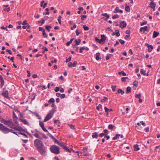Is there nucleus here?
<instances>
[{
  "instance_id": "bf43d9fd",
  "label": "nucleus",
  "mask_w": 160,
  "mask_h": 160,
  "mask_svg": "<svg viewBox=\"0 0 160 160\" xmlns=\"http://www.w3.org/2000/svg\"><path fill=\"white\" fill-rule=\"evenodd\" d=\"M71 58L72 57L70 56L68 58H67L66 59V62H69L71 60Z\"/></svg>"
},
{
  "instance_id": "774afa93",
  "label": "nucleus",
  "mask_w": 160,
  "mask_h": 160,
  "mask_svg": "<svg viewBox=\"0 0 160 160\" xmlns=\"http://www.w3.org/2000/svg\"><path fill=\"white\" fill-rule=\"evenodd\" d=\"M59 90V88L58 87H56L55 89V91L56 92H58Z\"/></svg>"
},
{
  "instance_id": "c756f323",
  "label": "nucleus",
  "mask_w": 160,
  "mask_h": 160,
  "mask_svg": "<svg viewBox=\"0 0 160 160\" xmlns=\"http://www.w3.org/2000/svg\"><path fill=\"white\" fill-rule=\"evenodd\" d=\"M115 33L116 36H117V37H119L120 36V34L119 33V31L118 30H116L115 31Z\"/></svg>"
},
{
  "instance_id": "412c9836",
  "label": "nucleus",
  "mask_w": 160,
  "mask_h": 160,
  "mask_svg": "<svg viewBox=\"0 0 160 160\" xmlns=\"http://www.w3.org/2000/svg\"><path fill=\"white\" fill-rule=\"evenodd\" d=\"M39 134V133H36L35 134H33V136H34V137H35L36 138H37L41 139H42V138L40 136Z\"/></svg>"
},
{
  "instance_id": "f3484780",
  "label": "nucleus",
  "mask_w": 160,
  "mask_h": 160,
  "mask_svg": "<svg viewBox=\"0 0 160 160\" xmlns=\"http://www.w3.org/2000/svg\"><path fill=\"white\" fill-rule=\"evenodd\" d=\"M120 93H121L122 95H123L124 94V91L122 90L121 89H119L117 91V92H116V94H117Z\"/></svg>"
},
{
  "instance_id": "864d4df0",
  "label": "nucleus",
  "mask_w": 160,
  "mask_h": 160,
  "mask_svg": "<svg viewBox=\"0 0 160 160\" xmlns=\"http://www.w3.org/2000/svg\"><path fill=\"white\" fill-rule=\"evenodd\" d=\"M116 86H112V89L113 91H115L116 88Z\"/></svg>"
},
{
  "instance_id": "cd10ccee",
  "label": "nucleus",
  "mask_w": 160,
  "mask_h": 160,
  "mask_svg": "<svg viewBox=\"0 0 160 160\" xmlns=\"http://www.w3.org/2000/svg\"><path fill=\"white\" fill-rule=\"evenodd\" d=\"M101 15L102 16L106 17L107 18H109V15L107 13H102Z\"/></svg>"
},
{
  "instance_id": "603ef678",
  "label": "nucleus",
  "mask_w": 160,
  "mask_h": 160,
  "mask_svg": "<svg viewBox=\"0 0 160 160\" xmlns=\"http://www.w3.org/2000/svg\"><path fill=\"white\" fill-rule=\"evenodd\" d=\"M147 23V21H145L143 22H142L141 23V25L143 26L144 25L146 24Z\"/></svg>"
},
{
  "instance_id": "dca6fc26",
  "label": "nucleus",
  "mask_w": 160,
  "mask_h": 160,
  "mask_svg": "<svg viewBox=\"0 0 160 160\" xmlns=\"http://www.w3.org/2000/svg\"><path fill=\"white\" fill-rule=\"evenodd\" d=\"M125 10L128 12H129L130 11V8L129 6H128L127 4H125Z\"/></svg>"
},
{
  "instance_id": "338daca9",
  "label": "nucleus",
  "mask_w": 160,
  "mask_h": 160,
  "mask_svg": "<svg viewBox=\"0 0 160 160\" xmlns=\"http://www.w3.org/2000/svg\"><path fill=\"white\" fill-rule=\"evenodd\" d=\"M119 42L122 44H123L125 43V41L121 39L119 40Z\"/></svg>"
},
{
  "instance_id": "49530a36",
  "label": "nucleus",
  "mask_w": 160,
  "mask_h": 160,
  "mask_svg": "<svg viewBox=\"0 0 160 160\" xmlns=\"http://www.w3.org/2000/svg\"><path fill=\"white\" fill-rule=\"evenodd\" d=\"M85 49V48L83 47H81L80 49L79 52L80 53H82V51Z\"/></svg>"
},
{
  "instance_id": "f03ea898",
  "label": "nucleus",
  "mask_w": 160,
  "mask_h": 160,
  "mask_svg": "<svg viewBox=\"0 0 160 160\" xmlns=\"http://www.w3.org/2000/svg\"><path fill=\"white\" fill-rule=\"evenodd\" d=\"M2 123L6 125H8L10 128L15 129L18 131L20 132L23 131L22 128L21 127L16 126L14 124L11 119H9L8 120L4 119L3 120Z\"/></svg>"
},
{
  "instance_id": "09e8293b",
  "label": "nucleus",
  "mask_w": 160,
  "mask_h": 160,
  "mask_svg": "<svg viewBox=\"0 0 160 160\" xmlns=\"http://www.w3.org/2000/svg\"><path fill=\"white\" fill-rule=\"evenodd\" d=\"M55 102V100L53 98H50L49 100L48 101V102Z\"/></svg>"
},
{
  "instance_id": "8fccbe9b",
  "label": "nucleus",
  "mask_w": 160,
  "mask_h": 160,
  "mask_svg": "<svg viewBox=\"0 0 160 160\" xmlns=\"http://www.w3.org/2000/svg\"><path fill=\"white\" fill-rule=\"evenodd\" d=\"M141 96V94H135V97L136 98H140Z\"/></svg>"
},
{
  "instance_id": "f8f14e48",
  "label": "nucleus",
  "mask_w": 160,
  "mask_h": 160,
  "mask_svg": "<svg viewBox=\"0 0 160 160\" xmlns=\"http://www.w3.org/2000/svg\"><path fill=\"white\" fill-rule=\"evenodd\" d=\"M150 7L153 9L154 11L155 10V7L156 5V3L153 1H152L150 3Z\"/></svg>"
},
{
  "instance_id": "7ed1b4c3",
  "label": "nucleus",
  "mask_w": 160,
  "mask_h": 160,
  "mask_svg": "<svg viewBox=\"0 0 160 160\" xmlns=\"http://www.w3.org/2000/svg\"><path fill=\"white\" fill-rule=\"evenodd\" d=\"M0 131L5 134L8 133L9 132L14 133V130L10 129L4 126L3 124L0 123Z\"/></svg>"
},
{
  "instance_id": "a878e982",
  "label": "nucleus",
  "mask_w": 160,
  "mask_h": 160,
  "mask_svg": "<svg viewBox=\"0 0 160 160\" xmlns=\"http://www.w3.org/2000/svg\"><path fill=\"white\" fill-rule=\"evenodd\" d=\"M134 150L135 151H138L140 149L138 147V145L136 144L134 145Z\"/></svg>"
},
{
  "instance_id": "b1692460",
  "label": "nucleus",
  "mask_w": 160,
  "mask_h": 160,
  "mask_svg": "<svg viewBox=\"0 0 160 160\" xmlns=\"http://www.w3.org/2000/svg\"><path fill=\"white\" fill-rule=\"evenodd\" d=\"M55 143L57 144H58L61 146V147H62L63 148L65 146L64 145V144L63 142H60L58 141V142H56Z\"/></svg>"
},
{
  "instance_id": "de8ad7c7",
  "label": "nucleus",
  "mask_w": 160,
  "mask_h": 160,
  "mask_svg": "<svg viewBox=\"0 0 160 160\" xmlns=\"http://www.w3.org/2000/svg\"><path fill=\"white\" fill-rule=\"evenodd\" d=\"M102 105L99 104L98 105V106H97L96 107V109L98 110H99L100 108H102Z\"/></svg>"
},
{
  "instance_id": "13d9d810",
  "label": "nucleus",
  "mask_w": 160,
  "mask_h": 160,
  "mask_svg": "<svg viewBox=\"0 0 160 160\" xmlns=\"http://www.w3.org/2000/svg\"><path fill=\"white\" fill-rule=\"evenodd\" d=\"M104 109L105 110V112L107 113H108L109 111V109L106 107H104ZM108 114V113H107V115Z\"/></svg>"
},
{
  "instance_id": "e2e57ef3",
  "label": "nucleus",
  "mask_w": 160,
  "mask_h": 160,
  "mask_svg": "<svg viewBox=\"0 0 160 160\" xmlns=\"http://www.w3.org/2000/svg\"><path fill=\"white\" fill-rule=\"evenodd\" d=\"M105 134H104V133H101L99 135V136L100 137H103L104 136H105Z\"/></svg>"
},
{
  "instance_id": "0e129e2a",
  "label": "nucleus",
  "mask_w": 160,
  "mask_h": 160,
  "mask_svg": "<svg viewBox=\"0 0 160 160\" xmlns=\"http://www.w3.org/2000/svg\"><path fill=\"white\" fill-rule=\"evenodd\" d=\"M130 36V35L129 34H128L126 35L125 37V39L126 40H128V38H129Z\"/></svg>"
},
{
  "instance_id": "58836bf2",
  "label": "nucleus",
  "mask_w": 160,
  "mask_h": 160,
  "mask_svg": "<svg viewBox=\"0 0 160 160\" xmlns=\"http://www.w3.org/2000/svg\"><path fill=\"white\" fill-rule=\"evenodd\" d=\"M119 15L118 14H116L115 15H114V16H113L112 17V18L113 19H114L116 18H119Z\"/></svg>"
},
{
  "instance_id": "9d476101",
  "label": "nucleus",
  "mask_w": 160,
  "mask_h": 160,
  "mask_svg": "<svg viewBox=\"0 0 160 160\" xmlns=\"http://www.w3.org/2000/svg\"><path fill=\"white\" fill-rule=\"evenodd\" d=\"M101 42L100 43L101 44H104L106 39V38L104 35H102L101 36Z\"/></svg>"
},
{
  "instance_id": "69168bd1",
  "label": "nucleus",
  "mask_w": 160,
  "mask_h": 160,
  "mask_svg": "<svg viewBox=\"0 0 160 160\" xmlns=\"http://www.w3.org/2000/svg\"><path fill=\"white\" fill-rule=\"evenodd\" d=\"M72 62H69L68 63V66L69 67H71L72 66Z\"/></svg>"
},
{
  "instance_id": "4468645a",
  "label": "nucleus",
  "mask_w": 160,
  "mask_h": 160,
  "mask_svg": "<svg viewBox=\"0 0 160 160\" xmlns=\"http://www.w3.org/2000/svg\"><path fill=\"white\" fill-rule=\"evenodd\" d=\"M148 30V27L147 26H146L143 27L141 28L140 31V32L143 31L144 33L145 31H147Z\"/></svg>"
},
{
  "instance_id": "72a5a7b5",
  "label": "nucleus",
  "mask_w": 160,
  "mask_h": 160,
  "mask_svg": "<svg viewBox=\"0 0 160 160\" xmlns=\"http://www.w3.org/2000/svg\"><path fill=\"white\" fill-rule=\"evenodd\" d=\"M131 92V88L130 87H128L127 88L126 93H128Z\"/></svg>"
},
{
  "instance_id": "0eeeda50",
  "label": "nucleus",
  "mask_w": 160,
  "mask_h": 160,
  "mask_svg": "<svg viewBox=\"0 0 160 160\" xmlns=\"http://www.w3.org/2000/svg\"><path fill=\"white\" fill-rule=\"evenodd\" d=\"M52 115L51 114L49 113L46 117L45 118L44 120V122H46L48 121L52 118Z\"/></svg>"
},
{
  "instance_id": "c9c22d12",
  "label": "nucleus",
  "mask_w": 160,
  "mask_h": 160,
  "mask_svg": "<svg viewBox=\"0 0 160 160\" xmlns=\"http://www.w3.org/2000/svg\"><path fill=\"white\" fill-rule=\"evenodd\" d=\"M52 28V27L50 25H46V29L49 32L50 31V29Z\"/></svg>"
},
{
  "instance_id": "3c124183",
  "label": "nucleus",
  "mask_w": 160,
  "mask_h": 160,
  "mask_svg": "<svg viewBox=\"0 0 160 160\" xmlns=\"http://www.w3.org/2000/svg\"><path fill=\"white\" fill-rule=\"evenodd\" d=\"M95 40L96 41H97V42L99 43H100V42H101V39H98L97 37H96L95 38Z\"/></svg>"
},
{
  "instance_id": "79ce46f5",
  "label": "nucleus",
  "mask_w": 160,
  "mask_h": 160,
  "mask_svg": "<svg viewBox=\"0 0 160 160\" xmlns=\"http://www.w3.org/2000/svg\"><path fill=\"white\" fill-rule=\"evenodd\" d=\"M81 18V19L82 20H84V18H86L87 17L86 15H81L80 16Z\"/></svg>"
},
{
  "instance_id": "20e7f679",
  "label": "nucleus",
  "mask_w": 160,
  "mask_h": 160,
  "mask_svg": "<svg viewBox=\"0 0 160 160\" xmlns=\"http://www.w3.org/2000/svg\"><path fill=\"white\" fill-rule=\"evenodd\" d=\"M59 149V148L56 145H53L50 148L51 152L55 154H58L60 153Z\"/></svg>"
},
{
  "instance_id": "aec40b11",
  "label": "nucleus",
  "mask_w": 160,
  "mask_h": 160,
  "mask_svg": "<svg viewBox=\"0 0 160 160\" xmlns=\"http://www.w3.org/2000/svg\"><path fill=\"white\" fill-rule=\"evenodd\" d=\"M75 42H76L75 45H78L80 44L81 42V39H78V40L75 39Z\"/></svg>"
},
{
  "instance_id": "c03bdc74",
  "label": "nucleus",
  "mask_w": 160,
  "mask_h": 160,
  "mask_svg": "<svg viewBox=\"0 0 160 160\" xmlns=\"http://www.w3.org/2000/svg\"><path fill=\"white\" fill-rule=\"evenodd\" d=\"M83 28L84 30L85 31L88 30L89 29L88 27L86 26V25H84L83 26Z\"/></svg>"
},
{
  "instance_id": "a18cd8bd",
  "label": "nucleus",
  "mask_w": 160,
  "mask_h": 160,
  "mask_svg": "<svg viewBox=\"0 0 160 160\" xmlns=\"http://www.w3.org/2000/svg\"><path fill=\"white\" fill-rule=\"evenodd\" d=\"M108 100V98L106 97H104L103 99L101 100V102L106 101Z\"/></svg>"
},
{
  "instance_id": "2f4dec72",
  "label": "nucleus",
  "mask_w": 160,
  "mask_h": 160,
  "mask_svg": "<svg viewBox=\"0 0 160 160\" xmlns=\"http://www.w3.org/2000/svg\"><path fill=\"white\" fill-rule=\"evenodd\" d=\"M100 55V53L99 52H98L96 53V59L97 60H98L99 59H101V58L99 57Z\"/></svg>"
},
{
  "instance_id": "6e6552de",
  "label": "nucleus",
  "mask_w": 160,
  "mask_h": 160,
  "mask_svg": "<svg viewBox=\"0 0 160 160\" xmlns=\"http://www.w3.org/2000/svg\"><path fill=\"white\" fill-rule=\"evenodd\" d=\"M0 82H1L0 86L2 88L4 85L5 82L3 78L1 75H0Z\"/></svg>"
},
{
  "instance_id": "473e14b6",
  "label": "nucleus",
  "mask_w": 160,
  "mask_h": 160,
  "mask_svg": "<svg viewBox=\"0 0 160 160\" xmlns=\"http://www.w3.org/2000/svg\"><path fill=\"white\" fill-rule=\"evenodd\" d=\"M127 79H128V77H122L121 78V81L122 82H125Z\"/></svg>"
},
{
  "instance_id": "f257e3e1",
  "label": "nucleus",
  "mask_w": 160,
  "mask_h": 160,
  "mask_svg": "<svg viewBox=\"0 0 160 160\" xmlns=\"http://www.w3.org/2000/svg\"><path fill=\"white\" fill-rule=\"evenodd\" d=\"M35 147L37 148L40 153L43 155H45L46 154V148L42 141L38 139H36L34 141Z\"/></svg>"
},
{
  "instance_id": "a19ab883",
  "label": "nucleus",
  "mask_w": 160,
  "mask_h": 160,
  "mask_svg": "<svg viewBox=\"0 0 160 160\" xmlns=\"http://www.w3.org/2000/svg\"><path fill=\"white\" fill-rule=\"evenodd\" d=\"M103 132H104V134H105V135H108V132H109L108 131V130L106 129H105V130H104L103 131Z\"/></svg>"
},
{
  "instance_id": "ddd939ff",
  "label": "nucleus",
  "mask_w": 160,
  "mask_h": 160,
  "mask_svg": "<svg viewBox=\"0 0 160 160\" xmlns=\"http://www.w3.org/2000/svg\"><path fill=\"white\" fill-rule=\"evenodd\" d=\"M114 13H117L118 12H119L121 13H123L122 10L119 9L118 7H117L115 9V10L113 12Z\"/></svg>"
},
{
  "instance_id": "4d7b16f0",
  "label": "nucleus",
  "mask_w": 160,
  "mask_h": 160,
  "mask_svg": "<svg viewBox=\"0 0 160 160\" xmlns=\"http://www.w3.org/2000/svg\"><path fill=\"white\" fill-rule=\"evenodd\" d=\"M28 24V23L27 21L26 20H24V21L22 23V24L23 25H27V24Z\"/></svg>"
},
{
  "instance_id": "1a4fd4ad",
  "label": "nucleus",
  "mask_w": 160,
  "mask_h": 160,
  "mask_svg": "<svg viewBox=\"0 0 160 160\" xmlns=\"http://www.w3.org/2000/svg\"><path fill=\"white\" fill-rule=\"evenodd\" d=\"M127 24L125 21H123L121 22L119 24V27L122 28L126 27Z\"/></svg>"
},
{
  "instance_id": "c85d7f7f",
  "label": "nucleus",
  "mask_w": 160,
  "mask_h": 160,
  "mask_svg": "<svg viewBox=\"0 0 160 160\" xmlns=\"http://www.w3.org/2000/svg\"><path fill=\"white\" fill-rule=\"evenodd\" d=\"M115 126L114 125H113L112 124H109L108 127V128L110 130H112L113 128L115 127Z\"/></svg>"
},
{
  "instance_id": "052dcab7",
  "label": "nucleus",
  "mask_w": 160,
  "mask_h": 160,
  "mask_svg": "<svg viewBox=\"0 0 160 160\" xmlns=\"http://www.w3.org/2000/svg\"><path fill=\"white\" fill-rule=\"evenodd\" d=\"M54 123L56 124H58L60 123L59 121L58 120H56L54 121Z\"/></svg>"
},
{
  "instance_id": "f704fd0d",
  "label": "nucleus",
  "mask_w": 160,
  "mask_h": 160,
  "mask_svg": "<svg viewBox=\"0 0 160 160\" xmlns=\"http://www.w3.org/2000/svg\"><path fill=\"white\" fill-rule=\"evenodd\" d=\"M146 71L143 69H141L140 70V73L141 74H143L144 75H146V73H145Z\"/></svg>"
},
{
  "instance_id": "393cba45",
  "label": "nucleus",
  "mask_w": 160,
  "mask_h": 160,
  "mask_svg": "<svg viewBox=\"0 0 160 160\" xmlns=\"http://www.w3.org/2000/svg\"><path fill=\"white\" fill-rule=\"evenodd\" d=\"M120 136V134H117L115 135V136L113 138V140H115L118 138H119V137Z\"/></svg>"
},
{
  "instance_id": "e433bc0d",
  "label": "nucleus",
  "mask_w": 160,
  "mask_h": 160,
  "mask_svg": "<svg viewBox=\"0 0 160 160\" xmlns=\"http://www.w3.org/2000/svg\"><path fill=\"white\" fill-rule=\"evenodd\" d=\"M55 109L54 108H53L52 110L50 111L49 113L51 114L52 115H53L54 113L55 112Z\"/></svg>"
},
{
  "instance_id": "ea45409f",
  "label": "nucleus",
  "mask_w": 160,
  "mask_h": 160,
  "mask_svg": "<svg viewBox=\"0 0 160 160\" xmlns=\"http://www.w3.org/2000/svg\"><path fill=\"white\" fill-rule=\"evenodd\" d=\"M138 82L137 81H135L133 82V84L134 86L137 87L138 86Z\"/></svg>"
},
{
  "instance_id": "4be33fe9",
  "label": "nucleus",
  "mask_w": 160,
  "mask_h": 160,
  "mask_svg": "<svg viewBox=\"0 0 160 160\" xmlns=\"http://www.w3.org/2000/svg\"><path fill=\"white\" fill-rule=\"evenodd\" d=\"M50 137L54 141L55 143H56V142H58V140L56 139L52 135L50 134Z\"/></svg>"
},
{
  "instance_id": "6e6d98bb",
  "label": "nucleus",
  "mask_w": 160,
  "mask_h": 160,
  "mask_svg": "<svg viewBox=\"0 0 160 160\" xmlns=\"http://www.w3.org/2000/svg\"><path fill=\"white\" fill-rule=\"evenodd\" d=\"M6 51L7 52H8L10 54L12 55V53L11 52V51L10 49H7L6 50Z\"/></svg>"
},
{
  "instance_id": "a211bd4d",
  "label": "nucleus",
  "mask_w": 160,
  "mask_h": 160,
  "mask_svg": "<svg viewBox=\"0 0 160 160\" xmlns=\"http://www.w3.org/2000/svg\"><path fill=\"white\" fill-rule=\"evenodd\" d=\"M159 34V33L155 31H154L153 32V35L152 36V38H155L158 36Z\"/></svg>"
},
{
  "instance_id": "680f3d73",
  "label": "nucleus",
  "mask_w": 160,
  "mask_h": 160,
  "mask_svg": "<svg viewBox=\"0 0 160 160\" xmlns=\"http://www.w3.org/2000/svg\"><path fill=\"white\" fill-rule=\"evenodd\" d=\"M39 30V31H42L43 32V31H45V29H44L42 28V27H39L38 28Z\"/></svg>"
},
{
  "instance_id": "5701e85b",
  "label": "nucleus",
  "mask_w": 160,
  "mask_h": 160,
  "mask_svg": "<svg viewBox=\"0 0 160 160\" xmlns=\"http://www.w3.org/2000/svg\"><path fill=\"white\" fill-rule=\"evenodd\" d=\"M63 149H64L66 152H71L70 150H69L68 147L66 146H65L63 148Z\"/></svg>"
},
{
  "instance_id": "37998d69",
  "label": "nucleus",
  "mask_w": 160,
  "mask_h": 160,
  "mask_svg": "<svg viewBox=\"0 0 160 160\" xmlns=\"http://www.w3.org/2000/svg\"><path fill=\"white\" fill-rule=\"evenodd\" d=\"M118 74L120 75L122 74V75L124 76L126 75V73H125L123 71H122L121 72H118Z\"/></svg>"
},
{
  "instance_id": "39448f33",
  "label": "nucleus",
  "mask_w": 160,
  "mask_h": 160,
  "mask_svg": "<svg viewBox=\"0 0 160 160\" xmlns=\"http://www.w3.org/2000/svg\"><path fill=\"white\" fill-rule=\"evenodd\" d=\"M39 125L42 129L45 132H48L47 129H46L44 127V123L42 121H39Z\"/></svg>"
},
{
  "instance_id": "4c0bfd02",
  "label": "nucleus",
  "mask_w": 160,
  "mask_h": 160,
  "mask_svg": "<svg viewBox=\"0 0 160 160\" xmlns=\"http://www.w3.org/2000/svg\"><path fill=\"white\" fill-rule=\"evenodd\" d=\"M43 37L45 38H46L47 37V34H46L45 31H43L42 32Z\"/></svg>"
},
{
  "instance_id": "7c9ffc66",
  "label": "nucleus",
  "mask_w": 160,
  "mask_h": 160,
  "mask_svg": "<svg viewBox=\"0 0 160 160\" xmlns=\"http://www.w3.org/2000/svg\"><path fill=\"white\" fill-rule=\"evenodd\" d=\"M27 25L26 26H22V28L24 29H25L26 28H27L28 29H29V28H30L31 26L28 24H27Z\"/></svg>"
},
{
  "instance_id": "6ab92c4d",
  "label": "nucleus",
  "mask_w": 160,
  "mask_h": 160,
  "mask_svg": "<svg viewBox=\"0 0 160 160\" xmlns=\"http://www.w3.org/2000/svg\"><path fill=\"white\" fill-rule=\"evenodd\" d=\"M92 137L93 138H97L98 137V135L97 132H95L92 133Z\"/></svg>"
},
{
  "instance_id": "5fc2aeb1",
  "label": "nucleus",
  "mask_w": 160,
  "mask_h": 160,
  "mask_svg": "<svg viewBox=\"0 0 160 160\" xmlns=\"http://www.w3.org/2000/svg\"><path fill=\"white\" fill-rule=\"evenodd\" d=\"M72 64H73L72 67H75L77 65V62L76 61H74V62L72 63Z\"/></svg>"
},
{
  "instance_id": "9b49d317",
  "label": "nucleus",
  "mask_w": 160,
  "mask_h": 160,
  "mask_svg": "<svg viewBox=\"0 0 160 160\" xmlns=\"http://www.w3.org/2000/svg\"><path fill=\"white\" fill-rule=\"evenodd\" d=\"M145 46H147L149 48L148 49V51L149 52H151L152 50L153 49V47L152 45H150L148 43H146Z\"/></svg>"
},
{
  "instance_id": "423d86ee",
  "label": "nucleus",
  "mask_w": 160,
  "mask_h": 160,
  "mask_svg": "<svg viewBox=\"0 0 160 160\" xmlns=\"http://www.w3.org/2000/svg\"><path fill=\"white\" fill-rule=\"evenodd\" d=\"M2 95L5 98H9L8 92L7 90L4 91L2 93Z\"/></svg>"
},
{
  "instance_id": "bb28decb",
  "label": "nucleus",
  "mask_w": 160,
  "mask_h": 160,
  "mask_svg": "<svg viewBox=\"0 0 160 160\" xmlns=\"http://www.w3.org/2000/svg\"><path fill=\"white\" fill-rule=\"evenodd\" d=\"M73 38H72L71 39V40H70V41L69 42H68L67 43H66V45L67 46H69L72 43L73 40Z\"/></svg>"
},
{
  "instance_id": "2eb2a0df",
  "label": "nucleus",
  "mask_w": 160,
  "mask_h": 160,
  "mask_svg": "<svg viewBox=\"0 0 160 160\" xmlns=\"http://www.w3.org/2000/svg\"><path fill=\"white\" fill-rule=\"evenodd\" d=\"M20 120L21 121L25 124L29 125V123L26 119L22 118Z\"/></svg>"
}]
</instances>
